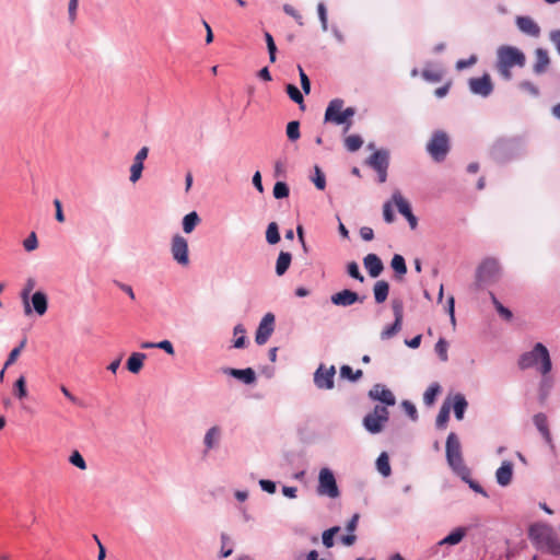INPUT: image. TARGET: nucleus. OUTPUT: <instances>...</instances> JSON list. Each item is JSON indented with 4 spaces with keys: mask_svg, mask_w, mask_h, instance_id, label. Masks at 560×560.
I'll list each match as a JSON object with an SVG mask.
<instances>
[{
    "mask_svg": "<svg viewBox=\"0 0 560 560\" xmlns=\"http://www.w3.org/2000/svg\"><path fill=\"white\" fill-rule=\"evenodd\" d=\"M363 144V139L359 135H351L345 139V145L348 151L355 152Z\"/></svg>",
    "mask_w": 560,
    "mask_h": 560,
    "instance_id": "49530a36",
    "label": "nucleus"
},
{
    "mask_svg": "<svg viewBox=\"0 0 560 560\" xmlns=\"http://www.w3.org/2000/svg\"><path fill=\"white\" fill-rule=\"evenodd\" d=\"M451 407H453L455 418L457 420H463L465 411L468 407V401L463 394L457 393L453 396Z\"/></svg>",
    "mask_w": 560,
    "mask_h": 560,
    "instance_id": "7c9ffc66",
    "label": "nucleus"
},
{
    "mask_svg": "<svg viewBox=\"0 0 560 560\" xmlns=\"http://www.w3.org/2000/svg\"><path fill=\"white\" fill-rule=\"evenodd\" d=\"M446 460L456 475H468V467L465 465L462 455L460 442L454 432H451L446 439Z\"/></svg>",
    "mask_w": 560,
    "mask_h": 560,
    "instance_id": "39448f33",
    "label": "nucleus"
},
{
    "mask_svg": "<svg viewBox=\"0 0 560 560\" xmlns=\"http://www.w3.org/2000/svg\"><path fill=\"white\" fill-rule=\"evenodd\" d=\"M365 164L377 173V182L380 184L385 183L389 166V151L386 149L376 150L366 159Z\"/></svg>",
    "mask_w": 560,
    "mask_h": 560,
    "instance_id": "0eeeda50",
    "label": "nucleus"
},
{
    "mask_svg": "<svg viewBox=\"0 0 560 560\" xmlns=\"http://www.w3.org/2000/svg\"><path fill=\"white\" fill-rule=\"evenodd\" d=\"M200 218L196 211H191L183 218V231L187 234L191 233L198 223Z\"/></svg>",
    "mask_w": 560,
    "mask_h": 560,
    "instance_id": "4c0bfd02",
    "label": "nucleus"
},
{
    "mask_svg": "<svg viewBox=\"0 0 560 560\" xmlns=\"http://www.w3.org/2000/svg\"><path fill=\"white\" fill-rule=\"evenodd\" d=\"M287 136L290 141H296L300 138V122L298 120L288 122Z\"/></svg>",
    "mask_w": 560,
    "mask_h": 560,
    "instance_id": "864d4df0",
    "label": "nucleus"
},
{
    "mask_svg": "<svg viewBox=\"0 0 560 560\" xmlns=\"http://www.w3.org/2000/svg\"><path fill=\"white\" fill-rule=\"evenodd\" d=\"M451 149L450 138L443 130H435L429 142L427 143V151L433 161L443 162Z\"/></svg>",
    "mask_w": 560,
    "mask_h": 560,
    "instance_id": "423d86ee",
    "label": "nucleus"
},
{
    "mask_svg": "<svg viewBox=\"0 0 560 560\" xmlns=\"http://www.w3.org/2000/svg\"><path fill=\"white\" fill-rule=\"evenodd\" d=\"M362 374L363 373L361 370L353 371L352 368L349 365H342L340 368L341 377L347 378L351 382H355V381L360 380L362 377Z\"/></svg>",
    "mask_w": 560,
    "mask_h": 560,
    "instance_id": "de8ad7c7",
    "label": "nucleus"
},
{
    "mask_svg": "<svg viewBox=\"0 0 560 560\" xmlns=\"http://www.w3.org/2000/svg\"><path fill=\"white\" fill-rule=\"evenodd\" d=\"M25 343H26V339L22 340L18 347H15L14 349L11 350V352L9 353L8 359L4 363V369L9 368L16 361L22 349L25 347Z\"/></svg>",
    "mask_w": 560,
    "mask_h": 560,
    "instance_id": "4d7b16f0",
    "label": "nucleus"
},
{
    "mask_svg": "<svg viewBox=\"0 0 560 560\" xmlns=\"http://www.w3.org/2000/svg\"><path fill=\"white\" fill-rule=\"evenodd\" d=\"M517 365L522 371L534 369L540 374L550 373L552 370L549 350L541 342L535 343L532 350L522 353Z\"/></svg>",
    "mask_w": 560,
    "mask_h": 560,
    "instance_id": "7ed1b4c3",
    "label": "nucleus"
},
{
    "mask_svg": "<svg viewBox=\"0 0 560 560\" xmlns=\"http://www.w3.org/2000/svg\"><path fill=\"white\" fill-rule=\"evenodd\" d=\"M279 226L276 222H270L266 230V241L269 245H276L280 242Z\"/></svg>",
    "mask_w": 560,
    "mask_h": 560,
    "instance_id": "ea45409f",
    "label": "nucleus"
},
{
    "mask_svg": "<svg viewBox=\"0 0 560 560\" xmlns=\"http://www.w3.org/2000/svg\"><path fill=\"white\" fill-rule=\"evenodd\" d=\"M233 334L236 336L233 347L237 349L244 348L246 345V329L244 326L242 324H237L233 329Z\"/></svg>",
    "mask_w": 560,
    "mask_h": 560,
    "instance_id": "37998d69",
    "label": "nucleus"
},
{
    "mask_svg": "<svg viewBox=\"0 0 560 560\" xmlns=\"http://www.w3.org/2000/svg\"><path fill=\"white\" fill-rule=\"evenodd\" d=\"M26 252H32L37 248L38 241L35 232H32L23 242Z\"/></svg>",
    "mask_w": 560,
    "mask_h": 560,
    "instance_id": "69168bd1",
    "label": "nucleus"
},
{
    "mask_svg": "<svg viewBox=\"0 0 560 560\" xmlns=\"http://www.w3.org/2000/svg\"><path fill=\"white\" fill-rule=\"evenodd\" d=\"M393 200L397 207L398 212L407 219L410 228L415 230L418 225V219L412 213L410 203L401 196L399 191H395L393 194Z\"/></svg>",
    "mask_w": 560,
    "mask_h": 560,
    "instance_id": "dca6fc26",
    "label": "nucleus"
},
{
    "mask_svg": "<svg viewBox=\"0 0 560 560\" xmlns=\"http://www.w3.org/2000/svg\"><path fill=\"white\" fill-rule=\"evenodd\" d=\"M469 90L472 94L488 97L493 92V84L488 73L479 78H470L468 81Z\"/></svg>",
    "mask_w": 560,
    "mask_h": 560,
    "instance_id": "4468645a",
    "label": "nucleus"
},
{
    "mask_svg": "<svg viewBox=\"0 0 560 560\" xmlns=\"http://www.w3.org/2000/svg\"><path fill=\"white\" fill-rule=\"evenodd\" d=\"M526 65L525 54L515 46L502 45L497 50L495 69L502 79L513 78L512 68H523Z\"/></svg>",
    "mask_w": 560,
    "mask_h": 560,
    "instance_id": "f03ea898",
    "label": "nucleus"
},
{
    "mask_svg": "<svg viewBox=\"0 0 560 560\" xmlns=\"http://www.w3.org/2000/svg\"><path fill=\"white\" fill-rule=\"evenodd\" d=\"M275 329V315L267 313L259 323L256 330L255 341L257 345H265Z\"/></svg>",
    "mask_w": 560,
    "mask_h": 560,
    "instance_id": "2eb2a0df",
    "label": "nucleus"
},
{
    "mask_svg": "<svg viewBox=\"0 0 560 560\" xmlns=\"http://www.w3.org/2000/svg\"><path fill=\"white\" fill-rule=\"evenodd\" d=\"M365 295L361 296L350 289H343L339 292L334 293L330 296V302L336 306L348 307L358 302L362 303L365 300Z\"/></svg>",
    "mask_w": 560,
    "mask_h": 560,
    "instance_id": "ddd939ff",
    "label": "nucleus"
},
{
    "mask_svg": "<svg viewBox=\"0 0 560 560\" xmlns=\"http://www.w3.org/2000/svg\"><path fill=\"white\" fill-rule=\"evenodd\" d=\"M466 534H467L466 527H463V526L456 527L448 535H446L442 540H440L439 545L455 546L464 539Z\"/></svg>",
    "mask_w": 560,
    "mask_h": 560,
    "instance_id": "473e14b6",
    "label": "nucleus"
},
{
    "mask_svg": "<svg viewBox=\"0 0 560 560\" xmlns=\"http://www.w3.org/2000/svg\"><path fill=\"white\" fill-rule=\"evenodd\" d=\"M354 114V107H347L346 109H342V114L338 117L336 116L335 119H338L341 125H346V130H348L351 125L350 118L353 117Z\"/></svg>",
    "mask_w": 560,
    "mask_h": 560,
    "instance_id": "6e6d98bb",
    "label": "nucleus"
},
{
    "mask_svg": "<svg viewBox=\"0 0 560 560\" xmlns=\"http://www.w3.org/2000/svg\"><path fill=\"white\" fill-rule=\"evenodd\" d=\"M457 476L460 477V479L463 481H465L472 491H475L477 493H480L485 498L489 497L487 491L477 481H475L474 479L470 478V469L469 468H468V475L467 476L463 475V474H458Z\"/></svg>",
    "mask_w": 560,
    "mask_h": 560,
    "instance_id": "c03bdc74",
    "label": "nucleus"
},
{
    "mask_svg": "<svg viewBox=\"0 0 560 560\" xmlns=\"http://www.w3.org/2000/svg\"><path fill=\"white\" fill-rule=\"evenodd\" d=\"M513 477V464L504 460L495 471V479L499 486L506 487L511 483Z\"/></svg>",
    "mask_w": 560,
    "mask_h": 560,
    "instance_id": "a878e982",
    "label": "nucleus"
},
{
    "mask_svg": "<svg viewBox=\"0 0 560 560\" xmlns=\"http://www.w3.org/2000/svg\"><path fill=\"white\" fill-rule=\"evenodd\" d=\"M222 438V430L219 425L209 428L203 438L205 453L210 452L219 446Z\"/></svg>",
    "mask_w": 560,
    "mask_h": 560,
    "instance_id": "b1692460",
    "label": "nucleus"
},
{
    "mask_svg": "<svg viewBox=\"0 0 560 560\" xmlns=\"http://www.w3.org/2000/svg\"><path fill=\"white\" fill-rule=\"evenodd\" d=\"M535 62L533 65V72L536 75L544 74L550 65V57L548 50L541 47L535 49Z\"/></svg>",
    "mask_w": 560,
    "mask_h": 560,
    "instance_id": "412c9836",
    "label": "nucleus"
},
{
    "mask_svg": "<svg viewBox=\"0 0 560 560\" xmlns=\"http://www.w3.org/2000/svg\"><path fill=\"white\" fill-rule=\"evenodd\" d=\"M515 23L517 28L525 35L535 38L540 35L539 25L530 16H516Z\"/></svg>",
    "mask_w": 560,
    "mask_h": 560,
    "instance_id": "aec40b11",
    "label": "nucleus"
},
{
    "mask_svg": "<svg viewBox=\"0 0 560 560\" xmlns=\"http://www.w3.org/2000/svg\"><path fill=\"white\" fill-rule=\"evenodd\" d=\"M441 392V386L439 383H432L423 394V402L427 406H431L434 404L436 396Z\"/></svg>",
    "mask_w": 560,
    "mask_h": 560,
    "instance_id": "a19ab883",
    "label": "nucleus"
},
{
    "mask_svg": "<svg viewBox=\"0 0 560 560\" xmlns=\"http://www.w3.org/2000/svg\"><path fill=\"white\" fill-rule=\"evenodd\" d=\"M518 88L520 90L529 93L534 97L539 96V89L532 81L524 80L520 82Z\"/></svg>",
    "mask_w": 560,
    "mask_h": 560,
    "instance_id": "bf43d9fd",
    "label": "nucleus"
},
{
    "mask_svg": "<svg viewBox=\"0 0 560 560\" xmlns=\"http://www.w3.org/2000/svg\"><path fill=\"white\" fill-rule=\"evenodd\" d=\"M500 272V266L497 259L486 258L478 266L476 271V282L478 287L492 283L497 280Z\"/></svg>",
    "mask_w": 560,
    "mask_h": 560,
    "instance_id": "1a4fd4ad",
    "label": "nucleus"
},
{
    "mask_svg": "<svg viewBox=\"0 0 560 560\" xmlns=\"http://www.w3.org/2000/svg\"><path fill=\"white\" fill-rule=\"evenodd\" d=\"M376 468L383 477H388L392 474L389 458L387 453L383 452L376 459Z\"/></svg>",
    "mask_w": 560,
    "mask_h": 560,
    "instance_id": "58836bf2",
    "label": "nucleus"
},
{
    "mask_svg": "<svg viewBox=\"0 0 560 560\" xmlns=\"http://www.w3.org/2000/svg\"><path fill=\"white\" fill-rule=\"evenodd\" d=\"M264 37H265L268 54H269V60H270V62L273 63L277 59V57H276L277 46H276L275 39L269 32H265Z\"/></svg>",
    "mask_w": 560,
    "mask_h": 560,
    "instance_id": "603ef678",
    "label": "nucleus"
},
{
    "mask_svg": "<svg viewBox=\"0 0 560 560\" xmlns=\"http://www.w3.org/2000/svg\"><path fill=\"white\" fill-rule=\"evenodd\" d=\"M32 313H36L38 316H43L48 310V298L43 291H36L30 299Z\"/></svg>",
    "mask_w": 560,
    "mask_h": 560,
    "instance_id": "5701e85b",
    "label": "nucleus"
},
{
    "mask_svg": "<svg viewBox=\"0 0 560 560\" xmlns=\"http://www.w3.org/2000/svg\"><path fill=\"white\" fill-rule=\"evenodd\" d=\"M347 273L351 278H353V279H355V280H358L360 282L364 281V277L361 273L359 265L355 261H350V262L347 264Z\"/></svg>",
    "mask_w": 560,
    "mask_h": 560,
    "instance_id": "13d9d810",
    "label": "nucleus"
},
{
    "mask_svg": "<svg viewBox=\"0 0 560 560\" xmlns=\"http://www.w3.org/2000/svg\"><path fill=\"white\" fill-rule=\"evenodd\" d=\"M145 359L147 354L143 352L131 353L126 363L127 370L132 374L139 373L143 368V362Z\"/></svg>",
    "mask_w": 560,
    "mask_h": 560,
    "instance_id": "2f4dec72",
    "label": "nucleus"
},
{
    "mask_svg": "<svg viewBox=\"0 0 560 560\" xmlns=\"http://www.w3.org/2000/svg\"><path fill=\"white\" fill-rule=\"evenodd\" d=\"M369 397L372 400H377L385 406H394L396 404V398L394 394L383 384H375L369 390Z\"/></svg>",
    "mask_w": 560,
    "mask_h": 560,
    "instance_id": "f3484780",
    "label": "nucleus"
},
{
    "mask_svg": "<svg viewBox=\"0 0 560 560\" xmlns=\"http://www.w3.org/2000/svg\"><path fill=\"white\" fill-rule=\"evenodd\" d=\"M221 372L225 375L232 376L246 385L254 384L256 382V373L252 368L246 369H234V368H222Z\"/></svg>",
    "mask_w": 560,
    "mask_h": 560,
    "instance_id": "a211bd4d",
    "label": "nucleus"
},
{
    "mask_svg": "<svg viewBox=\"0 0 560 560\" xmlns=\"http://www.w3.org/2000/svg\"><path fill=\"white\" fill-rule=\"evenodd\" d=\"M374 300L377 304L384 303L389 294V284L385 280H378L373 287Z\"/></svg>",
    "mask_w": 560,
    "mask_h": 560,
    "instance_id": "f704fd0d",
    "label": "nucleus"
},
{
    "mask_svg": "<svg viewBox=\"0 0 560 560\" xmlns=\"http://www.w3.org/2000/svg\"><path fill=\"white\" fill-rule=\"evenodd\" d=\"M343 104L345 102L341 98L331 100L325 110V122H332L338 126L341 125V122L338 119H335V117L342 114Z\"/></svg>",
    "mask_w": 560,
    "mask_h": 560,
    "instance_id": "393cba45",
    "label": "nucleus"
},
{
    "mask_svg": "<svg viewBox=\"0 0 560 560\" xmlns=\"http://www.w3.org/2000/svg\"><path fill=\"white\" fill-rule=\"evenodd\" d=\"M149 154V148L142 147L136 154L133 159V163L130 167V182L136 183L141 178L142 171H143V162L148 158Z\"/></svg>",
    "mask_w": 560,
    "mask_h": 560,
    "instance_id": "6ab92c4d",
    "label": "nucleus"
},
{
    "mask_svg": "<svg viewBox=\"0 0 560 560\" xmlns=\"http://www.w3.org/2000/svg\"><path fill=\"white\" fill-rule=\"evenodd\" d=\"M384 423L385 422L373 411L369 412L363 418V427L371 434L380 433L384 428Z\"/></svg>",
    "mask_w": 560,
    "mask_h": 560,
    "instance_id": "cd10ccee",
    "label": "nucleus"
},
{
    "mask_svg": "<svg viewBox=\"0 0 560 560\" xmlns=\"http://www.w3.org/2000/svg\"><path fill=\"white\" fill-rule=\"evenodd\" d=\"M14 396L19 399H23L27 396L26 380L21 375L14 383L13 386Z\"/></svg>",
    "mask_w": 560,
    "mask_h": 560,
    "instance_id": "a18cd8bd",
    "label": "nucleus"
},
{
    "mask_svg": "<svg viewBox=\"0 0 560 560\" xmlns=\"http://www.w3.org/2000/svg\"><path fill=\"white\" fill-rule=\"evenodd\" d=\"M171 253L173 259L178 265L187 266L189 264L188 242L184 236L179 234L173 236L171 243Z\"/></svg>",
    "mask_w": 560,
    "mask_h": 560,
    "instance_id": "9b49d317",
    "label": "nucleus"
},
{
    "mask_svg": "<svg viewBox=\"0 0 560 560\" xmlns=\"http://www.w3.org/2000/svg\"><path fill=\"white\" fill-rule=\"evenodd\" d=\"M450 411H451V400L446 399L438 413L436 420H435V427L439 430L445 429L446 423L450 419Z\"/></svg>",
    "mask_w": 560,
    "mask_h": 560,
    "instance_id": "e433bc0d",
    "label": "nucleus"
},
{
    "mask_svg": "<svg viewBox=\"0 0 560 560\" xmlns=\"http://www.w3.org/2000/svg\"><path fill=\"white\" fill-rule=\"evenodd\" d=\"M390 267L393 268L395 272V278L397 280H401L402 277L407 273V265L405 258L399 255L395 254L390 261Z\"/></svg>",
    "mask_w": 560,
    "mask_h": 560,
    "instance_id": "c9c22d12",
    "label": "nucleus"
},
{
    "mask_svg": "<svg viewBox=\"0 0 560 560\" xmlns=\"http://www.w3.org/2000/svg\"><path fill=\"white\" fill-rule=\"evenodd\" d=\"M339 529H340V527L334 526V527L326 529L323 533L322 541L326 548H331L334 546V544H335L334 536H335V534H337L339 532Z\"/></svg>",
    "mask_w": 560,
    "mask_h": 560,
    "instance_id": "3c124183",
    "label": "nucleus"
},
{
    "mask_svg": "<svg viewBox=\"0 0 560 560\" xmlns=\"http://www.w3.org/2000/svg\"><path fill=\"white\" fill-rule=\"evenodd\" d=\"M259 486L261 488L262 491L267 492V493H275L276 490H277V485L275 481L272 480H269V479H260L259 480Z\"/></svg>",
    "mask_w": 560,
    "mask_h": 560,
    "instance_id": "774afa93",
    "label": "nucleus"
},
{
    "mask_svg": "<svg viewBox=\"0 0 560 560\" xmlns=\"http://www.w3.org/2000/svg\"><path fill=\"white\" fill-rule=\"evenodd\" d=\"M285 92L288 96L293 101L294 103L299 104L302 108L304 103L303 92L294 84H287Z\"/></svg>",
    "mask_w": 560,
    "mask_h": 560,
    "instance_id": "79ce46f5",
    "label": "nucleus"
},
{
    "mask_svg": "<svg viewBox=\"0 0 560 560\" xmlns=\"http://www.w3.org/2000/svg\"><path fill=\"white\" fill-rule=\"evenodd\" d=\"M317 493L336 499L340 495V491L331 469L324 467L319 470Z\"/></svg>",
    "mask_w": 560,
    "mask_h": 560,
    "instance_id": "6e6552de",
    "label": "nucleus"
},
{
    "mask_svg": "<svg viewBox=\"0 0 560 560\" xmlns=\"http://www.w3.org/2000/svg\"><path fill=\"white\" fill-rule=\"evenodd\" d=\"M312 182L318 190H324L326 187L325 174L318 165L314 166V176L312 177Z\"/></svg>",
    "mask_w": 560,
    "mask_h": 560,
    "instance_id": "09e8293b",
    "label": "nucleus"
},
{
    "mask_svg": "<svg viewBox=\"0 0 560 560\" xmlns=\"http://www.w3.org/2000/svg\"><path fill=\"white\" fill-rule=\"evenodd\" d=\"M553 387V378L550 373L541 374L538 387V398L540 402H545Z\"/></svg>",
    "mask_w": 560,
    "mask_h": 560,
    "instance_id": "c756f323",
    "label": "nucleus"
},
{
    "mask_svg": "<svg viewBox=\"0 0 560 560\" xmlns=\"http://www.w3.org/2000/svg\"><path fill=\"white\" fill-rule=\"evenodd\" d=\"M447 348L448 343L443 338H440L439 341L435 343V352L442 362H446L448 360Z\"/></svg>",
    "mask_w": 560,
    "mask_h": 560,
    "instance_id": "5fc2aeb1",
    "label": "nucleus"
},
{
    "mask_svg": "<svg viewBox=\"0 0 560 560\" xmlns=\"http://www.w3.org/2000/svg\"><path fill=\"white\" fill-rule=\"evenodd\" d=\"M336 369L331 365L329 369H325L324 364H320L314 373V383L319 389H332L335 385Z\"/></svg>",
    "mask_w": 560,
    "mask_h": 560,
    "instance_id": "f8f14e48",
    "label": "nucleus"
},
{
    "mask_svg": "<svg viewBox=\"0 0 560 560\" xmlns=\"http://www.w3.org/2000/svg\"><path fill=\"white\" fill-rule=\"evenodd\" d=\"M534 424L542 435L545 442L553 448L552 438L548 428L547 416L542 412L536 413L533 418Z\"/></svg>",
    "mask_w": 560,
    "mask_h": 560,
    "instance_id": "bb28decb",
    "label": "nucleus"
},
{
    "mask_svg": "<svg viewBox=\"0 0 560 560\" xmlns=\"http://www.w3.org/2000/svg\"><path fill=\"white\" fill-rule=\"evenodd\" d=\"M392 310L394 314V323L386 326L382 332L381 338L383 340L390 339L401 329L404 318V302L400 299L392 300Z\"/></svg>",
    "mask_w": 560,
    "mask_h": 560,
    "instance_id": "9d476101",
    "label": "nucleus"
},
{
    "mask_svg": "<svg viewBox=\"0 0 560 560\" xmlns=\"http://www.w3.org/2000/svg\"><path fill=\"white\" fill-rule=\"evenodd\" d=\"M317 14L322 24V30L326 32L328 30L327 9L324 2L317 4Z\"/></svg>",
    "mask_w": 560,
    "mask_h": 560,
    "instance_id": "052dcab7",
    "label": "nucleus"
},
{
    "mask_svg": "<svg viewBox=\"0 0 560 560\" xmlns=\"http://www.w3.org/2000/svg\"><path fill=\"white\" fill-rule=\"evenodd\" d=\"M69 462L81 470L86 469V463L83 456L78 451H73L69 457Z\"/></svg>",
    "mask_w": 560,
    "mask_h": 560,
    "instance_id": "680f3d73",
    "label": "nucleus"
},
{
    "mask_svg": "<svg viewBox=\"0 0 560 560\" xmlns=\"http://www.w3.org/2000/svg\"><path fill=\"white\" fill-rule=\"evenodd\" d=\"M477 60H478V58H477L476 55H471L467 59H459L456 62V69L457 70H464L466 68H469V67L474 66L477 62Z\"/></svg>",
    "mask_w": 560,
    "mask_h": 560,
    "instance_id": "338daca9",
    "label": "nucleus"
},
{
    "mask_svg": "<svg viewBox=\"0 0 560 560\" xmlns=\"http://www.w3.org/2000/svg\"><path fill=\"white\" fill-rule=\"evenodd\" d=\"M273 197L276 199L287 198L290 194V188L284 182H277L272 189Z\"/></svg>",
    "mask_w": 560,
    "mask_h": 560,
    "instance_id": "8fccbe9b",
    "label": "nucleus"
},
{
    "mask_svg": "<svg viewBox=\"0 0 560 560\" xmlns=\"http://www.w3.org/2000/svg\"><path fill=\"white\" fill-rule=\"evenodd\" d=\"M291 262H292V254L289 252L281 250L276 260V268H275L276 275L279 277L283 276L290 268Z\"/></svg>",
    "mask_w": 560,
    "mask_h": 560,
    "instance_id": "72a5a7b5",
    "label": "nucleus"
},
{
    "mask_svg": "<svg viewBox=\"0 0 560 560\" xmlns=\"http://www.w3.org/2000/svg\"><path fill=\"white\" fill-rule=\"evenodd\" d=\"M401 407L404 408L405 412L408 415V417L412 420V421H416L418 419V411H417V408L416 406L409 401V400H404L401 402Z\"/></svg>",
    "mask_w": 560,
    "mask_h": 560,
    "instance_id": "0e129e2a",
    "label": "nucleus"
},
{
    "mask_svg": "<svg viewBox=\"0 0 560 560\" xmlns=\"http://www.w3.org/2000/svg\"><path fill=\"white\" fill-rule=\"evenodd\" d=\"M528 539L540 552L560 556V540L552 526L536 522L528 527Z\"/></svg>",
    "mask_w": 560,
    "mask_h": 560,
    "instance_id": "f257e3e1",
    "label": "nucleus"
},
{
    "mask_svg": "<svg viewBox=\"0 0 560 560\" xmlns=\"http://www.w3.org/2000/svg\"><path fill=\"white\" fill-rule=\"evenodd\" d=\"M299 68V74H300V81H301V88L303 93L310 94L311 93V81L307 74L304 72L301 66Z\"/></svg>",
    "mask_w": 560,
    "mask_h": 560,
    "instance_id": "e2e57ef3",
    "label": "nucleus"
},
{
    "mask_svg": "<svg viewBox=\"0 0 560 560\" xmlns=\"http://www.w3.org/2000/svg\"><path fill=\"white\" fill-rule=\"evenodd\" d=\"M364 268L371 278H377L384 270L382 259L376 254H368L363 258Z\"/></svg>",
    "mask_w": 560,
    "mask_h": 560,
    "instance_id": "4be33fe9",
    "label": "nucleus"
},
{
    "mask_svg": "<svg viewBox=\"0 0 560 560\" xmlns=\"http://www.w3.org/2000/svg\"><path fill=\"white\" fill-rule=\"evenodd\" d=\"M522 152V145L518 139H498L491 150L490 155L497 163H508L517 158Z\"/></svg>",
    "mask_w": 560,
    "mask_h": 560,
    "instance_id": "20e7f679",
    "label": "nucleus"
},
{
    "mask_svg": "<svg viewBox=\"0 0 560 560\" xmlns=\"http://www.w3.org/2000/svg\"><path fill=\"white\" fill-rule=\"evenodd\" d=\"M35 284H36L35 280L33 278H28L26 280V283L24 284L22 291L20 292V298L22 300L23 307H24V314L26 316L32 314L30 299L32 296L31 292L33 291Z\"/></svg>",
    "mask_w": 560,
    "mask_h": 560,
    "instance_id": "c85d7f7f",
    "label": "nucleus"
}]
</instances>
